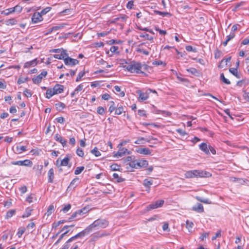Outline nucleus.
I'll use <instances>...</instances> for the list:
<instances>
[{
	"instance_id": "f257e3e1",
	"label": "nucleus",
	"mask_w": 249,
	"mask_h": 249,
	"mask_svg": "<svg viewBox=\"0 0 249 249\" xmlns=\"http://www.w3.org/2000/svg\"><path fill=\"white\" fill-rule=\"evenodd\" d=\"M142 65L141 63L136 61H132L128 63L125 62V65L123 66V68L127 70L131 73H143L142 71Z\"/></svg>"
},
{
	"instance_id": "f03ea898",
	"label": "nucleus",
	"mask_w": 249,
	"mask_h": 249,
	"mask_svg": "<svg viewBox=\"0 0 249 249\" xmlns=\"http://www.w3.org/2000/svg\"><path fill=\"white\" fill-rule=\"evenodd\" d=\"M109 222L105 219L99 218L95 220L90 225L91 229H99L105 228L108 226Z\"/></svg>"
},
{
	"instance_id": "7ed1b4c3",
	"label": "nucleus",
	"mask_w": 249,
	"mask_h": 249,
	"mask_svg": "<svg viewBox=\"0 0 249 249\" xmlns=\"http://www.w3.org/2000/svg\"><path fill=\"white\" fill-rule=\"evenodd\" d=\"M129 165L132 168L136 169L146 167L148 165V161L146 160H133L130 162Z\"/></svg>"
},
{
	"instance_id": "20e7f679",
	"label": "nucleus",
	"mask_w": 249,
	"mask_h": 249,
	"mask_svg": "<svg viewBox=\"0 0 249 249\" xmlns=\"http://www.w3.org/2000/svg\"><path fill=\"white\" fill-rule=\"evenodd\" d=\"M92 229H91L90 225L88 226L86 229L81 231V232L78 233L74 236L72 237V239L76 240L78 238H81L85 236L86 235L89 234L90 232L92 231Z\"/></svg>"
},
{
	"instance_id": "39448f33",
	"label": "nucleus",
	"mask_w": 249,
	"mask_h": 249,
	"mask_svg": "<svg viewBox=\"0 0 249 249\" xmlns=\"http://www.w3.org/2000/svg\"><path fill=\"white\" fill-rule=\"evenodd\" d=\"M89 211V207H84L83 208L78 210L76 211L75 213H73L70 218H69V220H70L71 219L76 218L78 216H82L84 214L87 213Z\"/></svg>"
},
{
	"instance_id": "423d86ee",
	"label": "nucleus",
	"mask_w": 249,
	"mask_h": 249,
	"mask_svg": "<svg viewBox=\"0 0 249 249\" xmlns=\"http://www.w3.org/2000/svg\"><path fill=\"white\" fill-rule=\"evenodd\" d=\"M110 234L109 233H106L105 232H101L100 231L96 232L91 235V238L90 239V242H94L98 240L100 238L108 236Z\"/></svg>"
},
{
	"instance_id": "0eeeda50",
	"label": "nucleus",
	"mask_w": 249,
	"mask_h": 249,
	"mask_svg": "<svg viewBox=\"0 0 249 249\" xmlns=\"http://www.w3.org/2000/svg\"><path fill=\"white\" fill-rule=\"evenodd\" d=\"M11 163L13 165H18L20 166H25L31 167L33 165V162L29 160H19L17 161H12Z\"/></svg>"
},
{
	"instance_id": "6e6552de",
	"label": "nucleus",
	"mask_w": 249,
	"mask_h": 249,
	"mask_svg": "<svg viewBox=\"0 0 249 249\" xmlns=\"http://www.w3.org/2000/svg\"><path fill=\"white\" fill-rule=\"evenodd\" d=\"M64 61L66 65L70 66H73L79 63V61L78 60L71 58L69 56V54L68 55V56L64 59Z\"/></svg>"
},
{
	"instance_id": "1a4fd4ad",
	"label": "nucleus",
	"mask_w": 249,
	"mask_h": 249,
	"mask_svg": "<svg viewBox=\"0 0 249 249\" xmlns=\"http://www.w3.org/2000/svg\"><path fill=\"white\" fill-rule=\"evenodd\" d=\"M195 172L196 174V177L197 178H207L211 176V174L207 171H204L199 170H195Z\"/></svg>"
},
{
	"instance_id": "9d476101",
	"label": "nucleus",
	"mask_w": 249,
	"mask_h": 249,
	"mask_svg": "<svg viewBox=\"0 0 249 249\" xmlns=\"http://www.w3.org/2000/svg\"><path fill=\"white\" fill-rule=\"evenodd\" d=\"M47 74L46 71H43L37 75L36 77L33 78L32 80L35 84H39L41 82V80L43 77H45Z\"/></svg>"
},
{
	"instance_id": "9b49d317",
	"label": "nucleus",
	"mask_w": 249,
	"mask_h": 249,
	"mask_svg": "<svg viewBox=\"0 0 249 249\" xmlns=\"http://www.w3.org/2000/svg\"><path fill=\"white\" fill-rule=\"evenodd\" d=\"M137 93L139 94V100L140 101H143L147 100L149 98V92L147 90L145 92H142L140 90L137 91Z\"/></svg>"
},
{
	"instance_id": "f8f14e48",
	"label": "nucleus",
	"mask_w": 249,
	"mask_h": 249,
	"mask_svg": "<svg viewBox=\"0 0 249 249\" xmlns=\"http://www.w3.org/2000/svg\"><path fill=\"white\" fill-rule=\"evenodd\" d=\"M70 161V158L69 157H65L63 160H61L59 162V160L58 159L56 161V165L58 168L62 166H68L69 162Z\"/></svg>"
},
{
	"instance_id": "ddd939ff",
	"label": "nucleus",
	"mask_w": 249,
	"mask_h": 249,
	"mask_svg": "<svg viewBox=\"0 0 249 249\" xmlns=\"http://www.w3.org/2000/svg\"><path fill=\"white\" fill-rule=\"evenodd\" d=\"M42 19L43 18L41 15L38 12L35 13L32 18V21L34 23L41 21Z\"/></svg>"
},
{
	"instance_id": "4468645a",
	"label": "nucleus",
	"mask_w": 249,
	"mask_h": 249,
	"mask_svg": "<svg viewBox=\"0 0 249 249\" xmlns=\"http://www.w3.org/2000/svg\"><path fill=\"white\" fill-rule=\"evenodd\" d=\"M127 153L128 154H129V152L128 151V150L125 148H120L118 152L115 154V157L119 158L122 157V156L125 155L126 153Z\"/></svg>"
},
{
	"instance_id": "2eb2a0df",
	"label": "nucleus",
	"mask_w": 249,
	"mask_h": 249,
	"mask_svg": "<svg viewBox=\"0 0 249 249\" xmlns=\"http://www.w3.org/2000/svg\"><path fill=\"white\" fill-rule=\"evenodd\" d=\"M68 53H67V51L66 50H63L62 52L60 53V54H56L53 55V57L55 58L58 59H63L64 60V59L68 56Z\"/></svg>"
},
{
	"instance_id": "dca6fc26",
	"label": "nucleus",
	"mask_w": 249,
	"mask_h": 249,
	"mask_svg": "<svg viewBox=\"0 0 249 249\" xmlns=\"http://www.w3.org/2000/svg\"><path fill=\"white\" fill-rule=\"evenodd\" d=\"M54 139L56 141L60 143H61L63 147H64L66 145L67 141L65 140L64 139H63V137H61L58 134H56L55 135V136L54 137Z\"/></svg>"
},
{
	"instance_id": "f3484780",
	"label": "nucleus",
	"mask_w": 249,
	"mask_h": 249,
	"mask_svg": "<svg viewBox=\"0 0 249 249\" xmlns=\"http://www.w3.org/2000/svg\"><path fill=\"white\" fill-rule=\"evenodd\" d=\"M136 151L139 154L145 155H149L151 153V150L147 148H138Z\"/></svg>"
},
{
	"instance_id": "a211bd4d",
	"label": "nucleus",
	"mask_w": 249,
	"mask_h": 249,
	"mask_svg": "<svg viewBox=\"0 0 249 249\" xmlns=\"http://www.w3.org/2000/svg\"><path fill=\"white\" fill-rule=\"evenodd\" d=\"M56 94L61 93L64 91V86L60 84H56L53 88Z\"/></svg>"
},
{
	"instance_id": "6ab92c4d",
	"label": "nucleus",
	"mask_w": 249,
	"mask_h": 249,
	"mask_svg": "<svg viewBox=\"0 0 249 249\" xmlns=\"http://www.w3.org/2000/svg\"><path fill=\"white\" fill-rule=\"evenodd\" d=\"M192 210L199 213H201L204 212L203 206L200 203H198L197 205L193 206Z\"/></svg>"
},
{
	"instance_id": "aec40b11",
	"label": "nucleus",
	"mask_w": 249,
	"mask_h": 249,
	"mask_svg": "<svg viewBox=\"0 0 249 249\" xmlns=\"http://www.w3.org/2000/svg\"><path fill=\"white\" fill-rule=\"evenodd\" d=\"M48 182L50 183H53V179L54 178V171L53 168H51L48 173Z\"/></svg>"
},
{
	"instance_id": "412c9836",
	"label": "nucleus",
	"mask_w": 249,
	"mask_h": 249,
	"mask_svg": "<svg viewBox=\"0 0 249 249\" xmlns=\"http://www.w3.org/2000/svg\"><path fill=\"white\" fill-rule=\"evenodd\" d=\"M37 63V59H35L31 61H28L24 64V67L25 68H29L31 66H35Z\"/></svg>"
},
{
	"instance_id": "4be33fe9",
	"label": "nucleus",
	"mask_w": 249,
	"mask_h": 249,
	"mask_svg": "<svg viewBox=\"0 0 249 249\" xmlns=\"http://www.w3.org/2000/svg\"><path fill=\"white\" fill-rule=\"evenodd\" d=\"M200 149H201L202 151H203L205 153L208 154L210 153V152L209 151L208 149V146L206 143L203 142L201 143L199 145Z\"/></svg>"
},
{
	"instance_id": "5701e85b",
	"label": "nucleus",
	"mask_w": 249,
	"mask_h": 249,
	"mask_svg": "<svg viewBox=\"0 0 249 249\" xmlns=\"http://www.w3.org/2000/svg\"><path fill=\"white\" fill-rule=\"evenodd\" d=\"M195 198L197 200H198L201 202L204 203L205 204H212V201L209 199L204 198H202L199 196H196L195 197Z\"/></svg>"
},
{
	"instance_id": "b1692460",
	"label": "nucleus",
	"mask_w": 249,
	"mask_h": 249,
	"mask_svg": "<svg viewBox=\"0 0 249 249\" xmlns=\"http://www.w3.org/2000/svg\"><path fill=\"white\" fill-rule=\"evenodd\" d=\"M46 97L47 99L51 98L53 95L56 94L53 88L48 89L46 93Z\"/></svg>"
},
{
	"instance_id": "393cba45",
	"label": "nucleus",
	"mask_w": 249,
	"mask_h": 249,
	"mask_svg": "<svg viewBox=\"0 0 249 249\" xmlns=\"http://www.w3.org/2000/svg\"><path fill=\"white\" fill-rule=\"evenodd\" d=\"M83 85L82 84H80L79 85H78L76 88L74 89V90L73 91V92H72V93H71V97H74V96L76 94H77L79 92L81 91L82 89H83Z\"/></svg>"
},
{
	"instance_id": "a878e982",
	"label": "nucleus",
	"mask_w": 249,
	"mask_h": 249,
	"mask_svg": "<svg viewBox=\"0 0 249 249\" xmlns=\"http://www.w3.org/2000/svg\"><path fill=\"white\" fill-rule=\"evenodd\" d=\"M79 180V178H74L70 183L68 188V189H71V188H75L77 185V182Z\"/></svg>"
},
{
	"instance_id": "bb28decb",
	"label": "nucleus",
	"mask_w": 249,
	"mask_h": 249,
	"mask_svg": "<svg viewBox=\"0 0 249 249\" xmlns=\"http://www.w3.org/2000/svg\"><path fill=\"white\" fill-rule=\"evenodd\" d=\"M196 174L195 172V170L187 171L184 175L186 178H194L196 177Z\"/></svg>"
},
{
	"instance_id": "cd10ccee",
	"label": "nucleus",
	"mask_w": 249,
	"mask_h": 249,
	"mask_svg": "<svg viewBox=\"0 0 249 249\" xmlns=\"http://www.w3.org/2000/svg\"><path fill=\"white\" fill-rule=\"evenodd\" d=\"M153 181L152 180H149L147 179H145L143 180V185L147 188H148V192H149L150 186L152 184Z\"/></svg>"
},
{
	"instance_id": "c85d7f7f",
	"label": "nucleus",
	"mask_w": 249,
	"mask_h": 249,
	"mask_svg": "<svg viewBox=\"0 0 249 249\" xmlns=\"http://www.w3.org/2000/svg\"><path fill=\"white\" fill-rule=\"evenodd\" d=\"M229 71H230V72L231 73H232L233 75H234L237 78H240V75L238 72V71H237V68H230V70H229Z\"/></svg>"
},
{
	"instance_id": "c756f323",
	"label": "nucleus",
	"mask_w": 249,
	"mask_h": 249,
	"mask_svg": "<svg viewBox=\"0 0 249 249\" xmlns=\"http://www.w3.org/2000/svg\"><path fill=\"white\" fill-rule=\"evenodd\" d=\"M27 150L26 147L24 146H17L16 147V153L18 154H20L23 152Z\"/></svg>"
},
{
	"instance_id": "7c9ffc66",
	"label": "nucleus",
	"mask_w": 249,
	"mask_h": 249,
	"mask_svg": "<svg viewBox=\"0 0 249 249\" xmlns=\"http://www.w3.org/2000/svg\"><path fill=\"white\" fill-rule=\"evenodd\" d=\"M75 240L74 239H72V237L70 238L69 239L67 240V241L65 243V245L61 248L62 249H69L71 246L70 243L73 241Z\"/></svg>"
},
{
	"instance_id": "2f4dec72",
	"label": "nucleus",
	"mask_w": 249,
	"mask_h": 249,
	"mask_svg": "<svg viewBox=\"0 0 249 249\" xmlns=\"http://www.w3.org/2000/svg\"><path fill=\"white\" fill-rule=\"evenodd\" d=\"M33 209H31L29 207H28L25 212V213L22 215L23 218L28 217H29L31 214V213L33 211Z\"/></svg>"
},
{
	"instance_id": "473e14b6",
	"label": "nucleus",
	"mask_w": 249,
	"mask_h": 249,
	"mask_svg": "<svg viewBox=\"0 0 249 249\" xmlns=\"http://www.w3.org/2000/svg\"><path fill=\"white\" fill-rule=\"evenodd\" d=\"M113 179H115L116 180V181L118 182H121L124 180V179L120 177L119 175L117 173H113L112 175Z\"/></svg>"
},
{
	"instance_id": "72a5a7b5",
	"label": "nucleus",
	"mask_w": 249,
	"mask_h": 249,
	"mask_svg": "<svg viewBox=\"0 0 249 249\" xmlns=\"http://www.w3.org/2000/svg\"><path fill=\"white\" fill-rule=\"evenodd\" d=\"M64 27V24H61L58 26H53L51 28L50 30L48 32V33H51L54 31H57L59 29H60L63 28Z\"/></svg>"
},
{
	"instance_id": "f704fd0d",
	"label": "nucleus",
	"mask_w": 249,
	"mask_h": 249,
	"mask_svg": "<svg viewBox=\"0 0 249 249\" xmlns=\"http://www.w3.org/2000/svg\"><path fill=\"white\" fill-rule=\"evenodd\" d=\"M13 10V8H8L5 10L2 11L1 12V14L4 15L5 16H7V15H9L11 14L14 13V12Z\"/></svg>"
},
{
	"instance_id": "c9c22d12",
	"label": "nucleus",
	"mask_w": 249,
	"mask_h": 249,
	"mask_svg": "<svg viewBox=\"0 0 249 249\" xmlns=\"http://www.w3.org/2000/svg\"><path fill=\"white\" fill-rule=\"evenodd\" d=\"M123 112H124V107L123 106H120L119 107H116L115 111V114L116 115H120Z\"/></svg>"
},
{
	"instance_id": "e433bc0d",
	"label": "nucleus",
	"mask_w": 249,
	"mask_h": 249,
	"mask_svg": "<svg viewBox=\"0 0 249 249\" xmlns=\"http://www.w3.org/2000/svg\"><path fill=\"white\" fill-rule=\"evenodd\" d=\"M54 209L53 205H51L49 207V208L48 209V210H47V212L45 213V215H47V216H50L54 212Z\"/></svg>"
},
{
	"instance_id": "4c0bfd02",
	"label": "nucleus",
	"mask_w": 249,
	"mask_h": 249,
	"mask_svg": "<svg viewBox=\"0 0 249 249\" xmlns=\"http://www.w3.org/2000/svg\"><path fill=\"white\" fill-rule=\"evenodd\" d=\"M55 106L57 110H61L66 107V105L62 102H58V103L55 104Z\"/></svg>"
},
{
	"instance_id": "58836bf2",
	"label": "nucleus",
	"mask_w": 249,
	"mask_h": 249,
	"mask_svg": "<svg viewBox=\"0 0 249 249\" xmlns=\"http://www.w3.org/2000/svg\"><path fill=\"white\" fill-rule=\"evenodd\" d=\"M140 36L141 37L145 38L146 39L152 41L153 40V37L151 36H150L148 34H141L140 35Z\"/></svg>"
},
{
	"instance_id": "ea45409f",
	"label": "nucleus",
	"mask_w": 249,
	"mask_h": 249,
	"mask_svg": "<svg viewBox=\"0 0 249 249\" xmlns=\"http://www.w3.org/2000/svg\"><path fill=\"white\" fill-rule=\"evenodd\" d=\"M186 227L189 231H191L192 229L193 228V227L194 226V223L192 221H190L189 220H187L186 222Z\"/></svg>"
},
{
	"instance_id": "a19ab883",
	"label": "nucleus",
	"mask_w": 249,
	"mask_h": 249,
	"mask_svg": "<svg viewBox=\"0 0 249 249\" xmlns=\"http://www.w3.org/2000/svg\"><path fill=\"white\" fill-rule=\"evenodd\" d=\"M154 13L156 14L160 15L162 17H165L167 16H170V14L168 12H161L158 10H155Z\"/></svg>"
},
{
	"instance_id": "79ce46f5",
	"label": "nucleus",
	"mask_w": 249,
	"mask_h": 249,
	"mask_svg": "<svg viewBox=\"0 0 249 249\" xmlns=\"http://www.w3.org/2000/svg\"><path fill=\"white\" fill-rule=\"evenodd\" d=\"M91 153L94 155L96 157H99L101 155V153L96 147H94L92 150H91Z\"/></svg>"
},
{
	"instance_id": "37998d69",
	"label": "nucleus",
	"mask_w": 249,
	"mask_h": 249,
	"mask_svg": "<svg viewBox=\"0 0 249 249\" xmlns=\"http://www.w3.org/2000/svg\"><path fill=\"white\" fill-rule=\"evenodd\" d=\"M164 203V201L163 200H158L154 203L155 204V207L156 208L161 207Z\"/></svg>"
},
{
	"instance_id": "c03bdc74",
	"label": "nucleus",
	"mask_w": 249,
	"mask_h": 249,
	"mask_svg": "<svg viewBox=\"0 0 249 249\" xmlns=\"http://www.w3.org/2000/svg\"><path fill=\"white\" fill-rule=\"evenodd\" d=\"M12 8L14 12H18V13H20L22 10V7L19 5H17Z\"/></svg>"
},
{
	"instance_id": "a18cd8bd",
	"label": "nucleus",
	"mask_w": 249,
	"mask_h": 249,
	"mask_svg": "<svg viewBox=\"0 0 249 249\" xmlns=\"http://www.w3.org/2000/svg\"><path fill=\"white\" fill-rule=\"evenodd\" d=\"M84 169L85 168L84 166L77 167L74 171V174L76 175L80 174L84 170Z\"/></svg>"
},
{
	"instance_id": "49530a36",
	"label": "nucleus",
	"mask_w": 249,
	"mask_h": 249,
	"mask_svg": "<svg viewBox=\"0 0 249 249\" xmlns=\"http://www.w3.org/2000/svg\"><path fill=\"white\" fill-rule=\"evenodd\" d=\"M220 79L224 83H225L226 84L229 85V84H231L230 81L228 79H227V78H226L225 77L223 73H221V74H220Z\"/></svg>"
},
{
	"instance_id": "de8ad7c7",
	"label": "nucleus",
	"mask_w": 249,
	"mask_h": 249,
	"mask_svg": "<svg viewBox=\"0 0 249 249\" xmlns=\"http://www.w3.org/2000/svg\"><path fill=\"white\" fill-rule=\"evenodd\" d=\"M70 230H67L65 232H64L63 234H62L59 237V239L57 240V241L55 243V245H57L58 244L60 241L62 239V238L64 237V236L66 235L69 232Z\"/></svg>"
},
{
	"instance_id": "09e8293b",
	"label": "nucleus",
	"mask_w": 249,
	"mask_h": 249,
	"mask_svg": "<svg viewBox=\"0 0 249 249\" xmlns=\"http://www.w3.org/2000/svg\"><path fill=\"white\" fill-rule=\"evenodd\" d=\"M119 49L118 46H112L110 48V51L111 53H119V52L117 51Z\"/></svg>"
},
{
	"instance_id": "8fccbe9b",
	"label": "nucleus",
	"mask_w": 249,
	"mask_h": 249,
	"mask_svg": "<svg viewBox=\"0 0 249 249\" xmlns=\"http://www.w3.org/2000/svg\"><path fill=\"white\" fill-rule=\"evenodd\" d=\"M15 211L14 210H11L7 212L6 218H9L11 217H12L15 213Z\"/></svg>"
},
{
	"instance_id": "3c124183",
	"label": "nucleus",
	"mask_w": 249,
	"mask_h": 249,
	"mask_svg": "<svg viewBox=\"0 0 249 249\" xmlns=\"http://www.w3.org/2000/svg\"><path fill=\"white\" fill-rule=\"evenodd\" d=\"M110 103L111 105H110V107H109L108 110L110 112V113L112 112L113 111H115L116 107L115 106L114 102L113 101H111Z\"/></svg>"
},
{
	"instance_id": "603ef678",
	"label": "nucleus",
	"mask_w": 249,
	"mask_h": 249,
	"mask_svg": "<svg viewBox=\"0 0 249 249\" xmlns=\"http://www.w3.org/2000/svg\"><path fill=\"white\" fill-rule=\"evenodd\" d=\"M97 112L100 115H103L105 112V109L102 107H99L97 108Z\"/></svg>"
},
{
	"instance_id": "864d4df0",
	"label": "nucleus",
	"mask_w": 249,
	"mask_h": 249,
	"mask_svg": "<svg viewBox=\"0 0 249 249\" xmlns=\"http://www.w3.org/2000/svg\"><path fill=\"white\" fill-rule=\"evenodd\" d=\"M84 75H85V72H84V71H80V72L78 73V75H77V78H76V82H78V81H79L80 80H81V78H82V77H83Z\"/></svg>"
},
{
	"instance_id": "5fc2aeb1",
	"label": "nucleus",
	"mask_w": 249,
	"mask_h": 249,
	"mask_svg": "<svg viewBox=\"0 0 249 249\" xmlns=\"http://www.w3.org/2000/svg\"><path fill=\"white\" fill-rule=\"evenodd\" d=\"M185 49L188 52H196V48H193L192 46L190 45L186 46L185 47Z\"/></svg>"
},
{
	"instance_id": "6e6d98bb",
	"label": "nucleus",
	"mask_w": 249,
	"mask_h": 249,
	"mask_svg": "<svg viewBox=\"0 0 249 249\" xmlns=\"http://www.w3.org/2000/svg\"><path fill=\"white\" fill-rule=\"evenodd\" d=\"M6 22L7 25H15L17 23V21L14 18H11L8 20Z\"/></svg>"
},
{
	"instance_id": "4d7b16f0",
	"label": "nucleus",
	"mask_w": 249,
	"mask_h": 249,
	"mask_svg": "<svg viewBox=\"0 0 249 249\" xmlns=\"http://www.w3.org/2000/svg\"><path fill=\"white\" fill-rule=\"evenodd\" d=\"M137 52H139V53H142L143 54H145L146 55H148L149 54V52L144 50L142 48H138L137 50Z\"/></svg>"
},
{
	"instance_id": "13d9d810",
	"label": "nucleus",
	"mask_w": 249,
	"mask_h": 249,
	"mask_svg": "<svg viewBox=\"0 0 249 249\" xmlns=\"http://www.w3.org/2000/svg\"><path fill=\"white\" fill-rule=\"evenodd\" d=\"M76 154L78 156L81 157H83L84 155V153L83 150L79 148L77 149Z\"/></svg>"
},
{
	"instance_id": "bf43d9fd",
	"label": "nucleus",
	"mask_w": 249,
	"mask_h": 249,
	"mask_svg": "<svg viewBox=\"0 0 249 249\" xmlns=\"http://www.w3.org/2000/svg\"><path fill=\"white\" fill-rule=\"evenodd\" d=\"M23 94L27 97H30L32 95V94L31 91L30 90H29V89H25L23 91Z\"/></svg>"
},
{
	"instance_id": "052dcab7",
	"label": "nucleus",
	"mask_w": 249,
	"mask_h": 249,
	"mask_svg": "<svg viewBox=\"0 0 249 249\" xmlns=\"http://www.w3.org/2000/svg\"><path fill=\"white\" fill-rule=\"evenodd\" d=\"M176 131L179 133L181 136H184L187 135V133L185 130H183L180 128L177 129Z\"/></svg>"
},
{
	"instance_id": "680f3d73",
	"label": "nucleus",
	"mask_w": 249,
	"mask_h": 249,
	"mask_svg": "<svg viewBox=\"0 0 249 249\" xmlns=\"http://www.w3.org/2000/svg\"><path fill=\"white\" fill-rule=\"evenodd\" d=\"M71 208V205L70 204H68L67 205L65 206L62 209V211L64 213H67L68 212L70 209Z\"/></svg>"
},
{
	"instance_id": "e2e57ef3",
	"label": "nucleus",
	"mask_w": 249,
	"mask_h": 249,
	"mask_svg": "<svg viewBox=\"0 0 249 249\" xmlns=\"http://www.w3.org/2000/svg\"><path fill=\"white\" fill-rule=\"evenodd\" d=\"M154 209H156V207H155V204L154 203L149 205L146 207L147 211H149Z\"/></svg>"
},
{
	"instance_id": "0e129e2a",
	"label": "nucleus",
	"mask_w": 249,
	"mask_h": 249,
	"mask_svg": "<svg viewBox=\"0 0 249 249\" xmlns=\"http://www.w3.org/2000/svg\"><path fill=\"white\" fill-rule=\"evenodd\" d=\"M209 232H203L201 234V235L200 237V239L201 240L203 241L205 238L208 237L209 236Z\"/></svg>"
},
{
	"instance_id": "69168bd1",
	"label": "nucleus",
	"mask_w": 249,
	"mask_h": 249,
	"mask_svg": "<svg viewBox=\"0 0 249 249\" xmlns=\"http://www.w3.org/2000/svg\"><path fill=\"white\" fill-rule=\"evenodd\" d=\"M235 36V34L234 33H231V34L226 36V40L228 41L233 38Z\"/></svg>"
},
{
	"instance_id": "338daca9",
	"label": "nucleus",
	"mask_w": 249,
	"mask_h": 249,
	"mask_svg": "<svg viewBox=\"0 0 249 249\" xmlns=\"http://www.w3.org/2000/svg\"><path fill=\"white\" fill-rule=\"evenodd\" d=\"M24 232H25L24 229H19L17 234L19 238H20Z\"/></svg>"
},
{
	"instance_id": "774afa93",
	"label": "nucleus",
	"mask_w": 249,
	"mask_h": 249,
	"mask_svg": "<svg viewBox=\"0 0 249 249\" xmlns=\"http://www.w3.org/2000/svg\"><path fill=\"white\" fill-rule=\"evenodd\" d=\"M187 71L193 74H196V73H197L198 72L197 70L196 69L193 68H190L189 69H187Z\"/></svg>"
}]
</instances>
